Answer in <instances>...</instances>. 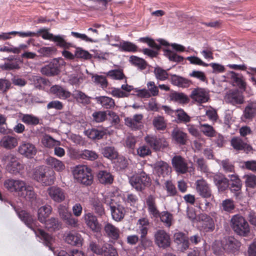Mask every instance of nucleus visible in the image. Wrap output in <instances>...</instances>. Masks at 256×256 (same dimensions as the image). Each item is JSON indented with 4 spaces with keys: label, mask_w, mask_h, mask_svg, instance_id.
I'll use <instances>...</instances> for the list:
<instances>
[{
    "label": "nucleus",
    "mask_w": 256,
    "mask_h": 256,
    "mask_svg": "<svg viewBox=\"0 0 256 256\" xmlns=\"http://www.w3.org/2000/svg\"><path fill=\"white\" fill-rule=\"evenodd\" d=\"M0 144L4 148L12 149L16 146L18 141L16 138L10 136H4L0 141Z\"/></svg>",
    "instance_id": "obj_35"
},
{
    "label": "nucleus",
    "mask_w": 256,
    "mask_h": 256,
    "mask_svg": "<svg viewBox=\"0 0 256 256\" xmlns=\"http://www.w3.org/2000/svg\"><path fill=\"white\" fill-rule=\"evenodd\" d=\"M92 208L94 212L100 216L104 214V209L100 201L97 198H94L92 202Z\"/></svg>",
    "instance_id": "obj_48"
},
{
    "label": "nucleus",
    "mask_w": 256,
    "mask_h": 256,
    "mask_svg": "<svg viewBox=\"0 0 256 256\" xmlns=\"http://www.w3.org/2000/svg\"><path fill=\"white\" fill-rule=\"evenodd\" d=\"M231 227L234 232L241 236H248L250 233L248 222L240 214H236L230 220Z\"/></svg>",
    "instance_id": "obj_3"
},
{
    "label": "nucleus",
    "mask_w": 256,
    "mask_h": 256,
    "mask_svg": "<svg viewBox=\"0 0 256 256\" xmlns=\"http://www.w3.org/2000/svg\"><path fill=\"white\" fill-rule=\"evenodd\" d=\"M46 163L58 172H61L65 168V166L62 162L52 156L46 159Z\"/></svg>",
    "instance_id": "obj_33"
},
{
    "label": "nucleus",
    "mask_w": 256,
    "mask_h": 256,
    "mask_svg": "<svg viewBox=\"0 0 256 256\" xmlns=\"http://www.w3.org/2000/svg\"><path fill=\"white\" fill-rule=\"evenodd\" d=\"M107 76L112 79L121 80L124 77V74L121 70H112L108 71L106 74Z\"/></svg>",
    "instance_id": "obj_59"
},
{
    "label": "nucleus",
    "mask_w": 256,
    "mask_h": 256,
    "mask_svg": "<svg viewBox=\"0 0 256 256\" xmlns=\"http://www.w3.org/2000/svg\"><path fill=\"white\" fill-rule=\"evenodd\" d=\"M50 198L54 202L60 203L66 198V195L64 190L60 187L52 186L49 187L47 190Z\"/></svg>",
    "instance_id": "obj_13"
},
{
    "label": "nucleus",
    "mask_w": 256,
    "mask_h": 256,
    "mask_svg": "<svg viewBox=\"0 0 256 256\" xmlns=\"http://www.w3.org/2000/svg\"><path fill=\"white\" fill-rule=\"evenodd\" d=\"M213 180L220 192H224L229 186V180L223 174H214Z\"/></svg>",
    "instance_id": "obj_18"
},
{
    "label": "nucleus",
    "mask_w": 256,
    "mask_h": 256,
    "mask_svg": "<svg viewBox=\"0 0 256 256\" xmlns=\"http://www.w3.org/2000/svg\"><path fill=\"white\" fill-rule=\"evenodd\" d=\"M201 218V228L204 232H208L214 230V224L211 217L207 215H202Z\"/></svg>",
    "instance_id": "obj_29"
},
{
    "label": "nucleus",
    "mask_w": 256,
    "mask_h": 256,
    "mask_svg": "<svg viewBox=\"0 0 256 256\" xmlns=\"http://www.w3.org/2000/svg\"><path fill=\"white\" fill-rule=\"evenodd\" d=\"M164 55L168 57L170 60L174 62H180L184 60L182 56L178 55L176 54L170 50H164Z\"/></svg>",
    "instance_id": "obj_58"
},
{
    "label": "nucleus",
    "mask_w": 256,
    "mask_h": 256,
    "mask_svg": "<svg viewBox=\"0 0 256 256\" xmlns=\"http://www.w3.org/2000/svg\"><path fill=\"white\" fill-rule=\"evenodd\" d=\"M154 73L156 78L160 80L164 81L168 78V74L166 71L160 67L155 68Z\"/></svg>",
    "instance_id": "obj_60"
},
{
    "label": "nucleus",
    "mask_w": 256,
    "mask_h": 256,
    "mask_svg": "<svg viewBox=\"0 0 256 256\" xmlns=\"http://www.w3.org/2000/svg\"><path fill=\"white\" fill-rule=\"evenodd\" d=\"M191 98L198 103H204L209 100L208 92L202 88H194L191 93Z\"/></svg>",
    "instance_id": "obj_16"
},
{
    "label": "nucleus",
    "mask_w": 256,
    "mask_h": 256,
    "mask_svg": "<svg viewBox=\"0 0 256 256\" xmlns=\"http://www.w3.org/2000/svg\"><path fill=\"white\" fill-rule=\"evenodd\" d=\"M88 137L94 140H100L106 136L108 130L104 128H92L86 131Z\"/></svg>",
    "instance_id": "obj_23"
},
{
    "label": "nucleus",
    "mask_w": 256,
    "mask_h": 256,
    "mask_svg": "<svg viewBox=\"0 0 256 256\" xmlns=\"http://www.w3.org/2000/svg\"><path fill=\"white\" fill-rule=\"evenodd\" d=\"M81 158L89 160H94L98 158V154L93 150H84L80 154Z\"/></svg>",
    "instance_id": "obj_51"
},
{
    "label": "nucleus",
    "mask_w": 256,
    "mask_h": 256,
    "mask_svg": "<svg viewBox=\"0 0 256 256\" xmlns=\"http://www.w3.org/2000/svg\"><path fill=\"white\" fill-rule=\"evenodd\" d=\"M175 112L179 122L187 123L190 121V117L182 109H178Z\"/></svg>",
    "instance_id": "obj_54"
},
{
    "label": "nucleus",
    "mask_w": 256,
    "mask_h": 256,
    "mask_svg": "<svg viewBox=\"0 0 256 256\" xmlns=\"http://www.w3.org/2000/svg\"><path fill=\"white\" fill-rule=\"evenodd\" d=\"M106 236L113 240H117L120 237V231L118 228L110 223H106L104 228Z\"/></svg>",
    "instance_id": "obj_22"
},
{
    "label": "nucleus",
    "mask_w": 256,
    "mask_h": 256,
    "mask_svg": "<svg viewBox=\"0 0 256 256\" xmlns=\"http://www.w3.org/2000/svg\"><path fill=\"white\" fill-rule=\"evenodd\" d=\"M224 100L226 103L236 106L244 103V97L242 92L238 90H232L226 94Z\"/></svg>",
    "instance_id": "obj_11"
},
{
    "label": "nucleus",
    "mask_w": 256,
    "mask_h": 256,
    "mask_svg": "<svg viewBox=\"0 0 256 256\" xmlns=\"http://www.w3.org/2000/svg\"><path fill=\"white\" fill-rule=\"evenodd\" d=\"M4 185L8 191L17 192L20 196L25 188L26 183L22 180L10 178L6 180Z\"/></svg>",
    "instance_id": "obj_8"
},
{
    "label": "nucleus",
    "mask_w": 256,
    "mask_h": 256,
    "mask_svg": "<svg viewBox=\"0 0 256 256\" xmlns=\"http://www.w3.org/2000/svg\"><path fill=\"white\" fill-rule=\"evenodd\" d=\"M142 118V114H136L132 117L126 118L124 119L125 124L132 130H139L144 126Z\"/></svg>",
    "instance_id": "obj_15"
},
{
    "label": "nucleus",
    "mask_w": 256,
    "mask_h": 256,
    "mask_svg": "<svg viewBox=\"0 0 256 256\" xmlns=\"http://www.w3.org/2000/svg\"><path fill=\"white\" fill-rule=\"evenodd\" d=\"M64 240L66 242L74 246H80L82 245V238L80 234L74 232L67 233Z\"/></svg>",
    "instance_id": "obj_20"
},
{
    "label": "nucleus",
    "mask_w": 256,
    "mask_h": 256,
    "mask_svg": "<svg viewBox=\"0 0 256 256\" xmlns=\"http://www.w3.org/2000/svg\"><path fill=\"white\" fill-rule=\"evenodd\" d=\"M40 72L42 74L47 76H52L58 74L60 70L58 64L50 62L48 64L43 66Z\"/></svg>",
    "instance_id": "obj_31"
},
{
    "label": "nucleus",
    "mask_w": 256,
    "mask_h": 256,
    "mask_svg": "<svg viewBox=\"0 0 256 256\" xmlns=\"http://www.w3.org/2000/svg\"><path fill=\"white\" fill-rule=\"evenodd\" d=\"M256 115V104H249L245 108L243 117L248 120H252Z\"/></svg>",
    "instance_id": "obj_38"
},
{
    "label": "nucleus",
    "mask_w": 256,
    "mask_h": 256,
    "mask_svg": "<svg viewBox=\"0 0 256 256\" xmlns=\"http://www.w3.org/2000/svg\"><path fill=\"white\" fill-rule=\"evenodd\" d=\"M22 120L27 125L36 126L40 122V118L31 114H24L22 118Z\"/></svg>",
    "instance_id": "obj_39"
},
{
    "label": "nucleus",
    "mask_w": 256,
    "mask_h": 256,
    "mask_svg": "<svg viewBox=\"0 0 256 256\" xmlns=\"http://www.w3.org/2000/svg\"><path fill=\"white\" fill-rule=\"evenodd\" d=\"M139 40L142 42L146 43L148 45V46L156 50H159L161 48V45H168V43L163 40H158L160 44H158L154 41V40L148 37L140 38Z\"/></svg>",
    "instance_id": "obj_34"
},
{
    "label": "nucleus",
    "mask_w": 256,
    "mask_h": 256,
    "mask_svg": "<svg viewBox=\"0 0 256 256\" xmlns=\"http://www.w3.org/2000/svg\"><path fill=\"white\" fill-rule=\"evenodd\" d=\"M174 240L178 246V248L181 252H184L188 249L190 245L188 238L182 232H176L174 234Z\"/></svg>",
    "instance_id": "obj_17"
},
{
    "label": "nucleus",
    "mask_w": 256,
    "mask_h": 256,
    "mask_svg": "<svg viewBox=\"0 0 256 256\" xmlns=\"http://www.w3.org/2000/svg\"><path fill=\"white\" fill-rule=\"evenodd\" d=\"M194 162H196V165L198 170L204 173L208 172V168L204 158H196L194 159Z\"/></svg>",
    "instance_id": "obj_53"
},
{
    "label": "nucleus",
    "mask_w": 256,
    "mask_h": 256,
    "mask_svg": "<svg viewBox=\"0 0 256 256\" xmlns=\"http://www.w3.org/2000/svg\"><path fill=\"white\" fill-rule=\"evenodd\" d=\"M44 223L45 224L46 228L50 231L58 230L60 227L58 219L54 218H51Z\"/></svg>",
    "instance_id": "obj_43"
},
{
    "label": "nucleus",
    "mask_w": 256,
    "mask_h": 256,
    "mask_svg": "<svg viewBox=\"0 0 256 256\" xmlns=\"http://www.w3.org/2000/svg\"><path fill=\"white\" fill-rule=\"evenodd\" d=\"M73 96L76 100L82 104H88L90 103V98L84 93L80 91H76L73 94Z\"/></svg>",
    "instance_id": "obj_56"
},
{
    "label": "nucleus",
    "mask_w": 256,
    "mask_h": 256,
    "mask_svg": "<svg viewBox=\"0 0 256 256\" xmlns=\"http://www.w3.org/2000/svg\"><path fill=\"white\" fill-rule=\"evenodd\" d=\"M230 78L240 88L244 89L246 88V83L241 74L232 72L230 73Z\"/></svg>",
    "instance_id": "obj_49"
},
{
    "label": "nucleus",
    "mask_w": 256,
    "mask_h": 256,
    "mask_svg": "<svg viewBox=\"0 0 256 256\" xmlns=\"http://www.w3.org/2000/svg\"><path fill=\"white\" fill-rule=\"evenodd\" d=\"M231 145L236 150H244L246 153H248L252 150L250 146L244 142L240 138H233L230 141Z\"/></svg>",
    "instance_id": "obj_26"
},
{
    "label": "nucleus",
    "mask_w": 256,
    "mask_h": 256,
    "mask_svg": "<svg viewBox=\"0 0 256 256\" xmlns=\"http://www.w3.org/2000/svg\"><path fill=\"white\" fill-rule=\"evenodd\" d=\"M86 226L94 232H98L101 229V224L97 217L92 212H88L84 216Z\"/></svg>",
    "instance_id": "obj_12"
},
{
    "label": "nucleus",
    "mask_w": 256,
    "mask_h": 256,
    "mask_svg": "<svg viewBox=\"0 0 256 256\" xmlns=\"http://www.w3.org/2000/svg\"><path fill=\"white\" fill-rule=\"evenodd\" d=\"M18 152L20 154L28 158H32L36 155L37 150L32 143L22 142L18 148Z\"/></svg>",
    "instance_id": "obj_14"
},
{
    "label": "nucleus",
    "mask_w": 256,
    "mask_h": 256,
    "mask_svg": "<svg viewBox=\"0 0 256 256\" xmlns=\"http://www.w3.org/2000/svg\"><path fill=\"white\" fill-rule=\"evenodd\" d=\"M73 175L78 182L86 186L90 185L93 182L91 170L85 165L76 166L73 170Z\"/></svg>",
    "instance_id": "obj_4"
},
{
    "label": "nucleus",
    "mask_w": 256,
    "mask_h": 256,
    "mask_svg": "<svg viewBox=\"0 0 256 256\" xmlns=\"http://www.w3.org/2000/svg\"><path fill=\"white\" fill-rule=\"evenodd\" d=\"M19 218L34 232L36 236L40 238L47 246H50L52 240V237L44 230L35 228V221L31 215L25 210L18 212Z\"/></svg>",
    "instance_id": "obj_1"
},
{
    "label": "nucleus",
    "mask_w": 256,
    "mask_h": 256,
    "mask_svg": "<svg viewBox=\"0 0 256 256\" xmlns=\"http://www.w3.org/2000/svg\"><path fill=\"white\" fill-rule=\"evenodd\" d=\"M146 204L150 214L152 215L154 218H158L160 212L157 208L156 198L152 195L148 196L146 200Z\"/></svg>",
    "instance_id": "obj_28"
},
{
    "label": "nucleus",
    "mask_w": 256,
    "mask_h": 256,
    "mask_svg": "<svg viewBox=\"0 0 256 256\" xmlns=\"http://www.w3.org/2000/svg\"><path fill=\"white\" fill-rule=\"evenodd\" d=\"M93 120L96 122H104L107 116L106 111H97L92 114Z\"/></svg>",
    "instance_id": "obj_61"
},
{
    "label": "nucleus",
    "mask_w": 256,
    "mask_h": 256,
    "mask_svg": "<svg viewBox=\"0 0 256 256\" xmlns=\"http://www.w3.org/2000/svg\"><path fill=\"white\" fill-rule=\"evenodd\" d=\"M172 164L178 174H184L188 172V167L186 160L180 156H174L172 159Z\"/></svg>",
    "instance_id": "obj_10"
},
{
    "label": "nucleus",
    "mask_w": 256,
    "mask_h": 256,
    "mask_svg": "<svg viewBox=\"0 0 256 256\" xmlns=\"http://www.w3.org/2000/svg\"><path fill=\"white\" fill-rule=\"evenodd\" d=\"M172 137L178 144H185L188 140L187 134L178 128L173 129L172 132Z\"/></svg>",
    "instance_id": "obj_25"
},
{
    "label": "nucleus",
    "mask_w": 256,
    "mask_h": 256,
    "mask_svg": "<svg viewBox=\"0 0 256 256\" xmlns=\"http://www.w3.org/2000/svg\"><path fill=\"white\" fill-rule=\"evenodd\" d=\"M150 176L143 171L134 175L130 178V184L137 191H142L150 184Z\"/></svg>",
    "instance_id": "obj_5"
},
{
    "label": "nucleus",
    "mask_w": 256,
    "mask_h": 256,
    "mask_svg": "<svg viewBox=\"0 0 256 256\" xmlns=\"http://www.w3.org/2000/svg\"><path fill=\"white\" fill-rule=\"evenodd\" d=\"M171 81L173 84L182 88L188 86L190 83L188 80L176 75L172 76Z\"/></svg>",
    "instance_id": "obj_42"
},
{
    "label": "nucleus",
    "mask_w": 256,
    "mask_h": 256,
    "mask_svg": "<svg viewBox=\"0 0 256 256\" xmlns=\"http://www.w3.org/2000/svg\"><path fill=\"white\" fill-rule=\"evenodd\" d=\"M170 98L171 100L180 104H186L189 102L188 96L182 92H173L170 94Z\"/></svg>",
    "instance_id": "obj_40"
},
{
    "label": "nucleus",
    "mask_w": 256,
    "mask_h": 256,
    "mask_svg": "<svg viewBox=\"0 0 256 256\" xmlns=\"http://www.w3.org/2000/svg\"><path fill=\"white\" fill-rule=\"evenodd\" d=\"M158 218L160 220L164 223L165 226L170 227L172 224L173 220V216L170 212L167 211H164L160 213Z\"/></svg>",
    "instance_id": "obj_44"
},
{
    "label": "nucleus",
    "mask_w": 256,
    "mask_h": 256,
    "mask_svg": "<svg viewBox=\"0 0 256 256\" xmlns=\"http://www.w3.org/2000/svg\"><path fill=\"white\" fill-rule=\"evenodd\" d=\"M94 99L98 104L106 109L113 108L116 105L114 100L106 96H96Z\"/></svg>",
    "instance_id": "obj_30"
},
{
    "label": "nucleus",
    "mask_w": 256,
    "mask_h": 256,
    "mask_svg": "<svg viewBox=\"0 0 256 256\" xmlns=\"http://www.w3.org/2000/svg\"><path fill=\"white\" fill-rule=\"evenodd\" d=\"M200 129L204 135L208 137L214 136L216 133L213 127L208 124H200Z\"/></svg>",
    "instance_id": "obj_55"
},
{
    "label": "nucleus",
    "mask_w": 256,
    "mask_h": 256,
    "mask_svg": "<svg viewBox=\"0 0 256 256\" xmlns=\"http://www.w3.org/2000/svg\"><path fill=\"white\" fill-rule=\"evenodd\" d=\"M246 185L247 187L254 188L256 187V176L250 174L244 176Z\"/></svg>",
    "instance_id": "obj_64"
},
{
    "label": "nucleus",
    "mask_w": 256,
    "mask_h": 256,
    "mask_svg": "<svg viewBox=\"0 0 256 256\" xmlns=\"http://www.w3.org/2000/svg\"><path fill=\"white\" fill-rule=\"evenodd\" d=\"M102 154L106 158L114 159L118 157V153L113 146L105 147L102 150Z\"/></svg>",
    "instance_id": "obj_52"
},
{
    "label": "nucleus",
    "mask_w": 256,
    "mask_h": 256,
    "mask_svg": "<svg viewBox=\"0 0 256 256\" xmlns=\"http://www.w3.org/2000/svg\"><path fill=\"white\" fill-rule=\"evenodd\" d=\"M222 241L227 252L237 251L241 246L240 242L233 237H228Z\"/></svg>",
    "instance_id": "obj_21"
},
{
    "label": "nucleus",
    "mask_w": 256,
    "mask_h": 256,
    "mask_svg": "<svg viewBox=\"0 0 256 256\" xmlns=\"http://www.w3.org/2000/svg\"><path fill=\"white\" fill-rule=\"evenodd\" d=\"M146 144L155 151H158L162 148V140L154 135H147L144 138Z\"/></svg>",
    "instance_id": "obj_27"
},
{
    "label": "nucleus",
    "mask_w": 256,
    "mask_h": 256,
    "mask_svg": "<svg viewBox=\"0 0 256 256\" xmlns=\"http://www.w3.org/2000/svg\"><path fill=\"white\" fill-rule=\"evenodd\" d=\"M195 186L196 192L202 198L214 199L210 184L203 178L196 180Z\"/></svg>",
    "instance_id": "obj_6"
},
{
    "label": "nucleus",
    "mask_w": 256,
    "mask_h": 256,
    "mask_svg": "<svg viewBox=\"0 0 256 256\" xmlns=\"http://www.w3.org/2000/svg\"><path fill=\"white\" fill-rule=\"evenodd\" d=\"M52 41L56 43V45L60 48L64 49H68L72 46V44L68 42L64 38V36L57 35L54 36Z\"/></svg>",
    "instance_id": "obj_46"
},
{
    "label": "nucleus",
    "mask_w": 256,
    "mask_h": 256,
    "mask_svg": "<svg viewBox=\"0 0 256 256\" xmlns=\"http://www.w3.org/2000/svg\"><path fill=\"white\" fill-rule=\"evenodd\" d=\"M24 168V164L18 160L13 164H8L6 166V170L12 174H16Z\"/></svg>",
    "instance_id": "obj_41"
},
{
    "label": "nucleus",
    "mask_w": 256,
    "mask_h": 256,
    "mask_svg": "<svg viewBox=\"0 0 256 256\" xmlns=\"http://www.w3.org/2000/svg\"><path fill=\"white\" fill-rule=\"evenodd\" d=\"M154 127L158 130H164L166 127V123L164 117L158 116L152 120Z\"/></svg>",
    "instance_id": "obj_47"
},
{
    "label": "nucleus",
    "mask_w": 256,
    "mask_h": 256,
    "mask_svg": "<svg viewBox=\"0 0 256 256\" xmlns=\"http://www.w3.org/2000/svg\"><path fill=\"white\" fill-rule=\"evenodd\" d=\"M34 178L44 186H50L54 180V171L46 166H40L35 168L33 174Z\"/></svg>",
    "instance_id": "obj_2"
},
{
    "label": "nucleus",
    "mask_w": 256,
    "mask_h": 256,
    "mask_svg": "<svg viewBox=\"0 0 256 256\" xmlns=\"http://www.w3.org/2000/svg\"><path fill=\"white\" fill-rule=\"evenodd\" d=\"M122 200L126 204L131 206H134L137 202L138 198L136 196L132 194H128L123 196Z\"/></svg>",
    "instance_id": "obj_62"
},
{
    "label": "nucleus",
    "mask_w": 256,
    "mask_h": 256,
    "mask_svg": "<svg viewBox=\"0 0 256 256\" xmlns=\"http://www.w3.org/2000/svg\"><path fill=\"white\" fill-rule=\"evenodd\" d=\"M98 178L102 184H111L114 180V176L112 174L106 171L101 170L98 174Z\"/></svg>",
    "instance_id": "obj_37"
},
{
    "label": "nucleus",
    "mask_w": 256,
    "mask_h": 256,
    "mask_svg": "<svg viewBox=\"0 0 256 256\" xmlns=\"http://www.w3.org/2000/svg\"><path fill=\"white\" fill-rule=\"evenodd\" d=\"M20 196L29 200L31 202H34L36 198V194L34 190V188L30 186L25 185L24 188L20 193Z\"/></svg>",
    "instance_id": "obj_36"
},
{
    "label": "nucleus",
    "mask_w": 256,
    "mask_h": 256,
    "mask_svg": "<svg viewBox=\"0 0 256 256\" xmlns=\"http://www.w3.org/2000/svg\"><path fill=\"white\" fill-rule=\"evenodd\" d=\"M213 252L216 256H222L224 254L226 249L225 248L224 244L223 241L221 242H216L213 244L212 246Z\"/></svg>",
    "instance_id": "obj_45"
},
{
    "label": "nucleus",
    "mask_w": 256,
    "mask_h": 256,
    "mask_svg": "<svg viewBox=\"0 0 256 256\" xmlns=\"http://www.w3.org/2000/svg\"><path fill=\"white\" fill-rule=\"evenodd\" d=\"M153 168L156 174L162 180L168 176L171 172L170 166L166 162L163 160L156 162L153 164Z\"/></svg>",
    "instance_id": "obj_9"
},
{
    "label": "nucleus",
    "mask_w": 256,
    "mask_h": 256,
    "mask_svg": "<svg viewBox=\"0 0 256 256\" xmlns=\"http://www.w3.org/2000/svg\"><path fill=\"white\" fill-rule=\"evenodd\" d=\"M154 242L160 248H166L170 245V234L163 230H157L154 234Z\"/></svg>",
    "instance_id": "obj_7"
},
{
    "label": "nucleus",
    "mask_w": 256,
    "mask_h": 256,
    "mask_svg": "<svg viewBox=\"0 0 256 256\" xmlns=\"http://www.w3.org/2000/svg\"><path fill=\"white\" fill-rule=\"evenodd\" d=\"M110 212L112 218L116 222H120L124 217L126 210L122 206L116 204L112 206Z\"/></svg>",
    "instance_id": "obj_24"
},
{
    "label": "nucleus",
    "mask_w": 256,
    "mask_h": 256,
    "mask_svg": "<svg viewBox=\"0 0 256 256\" xmlns=\"http://www.w3.org/2000/svg\"><path fill=\"white\" fill-rule=\"evenodd\" d=\"M130 59L132 64L141 70H144L146 68L147 64L144 60L136 56H132Z\"/></svg>",
    "instance_id": "obj_50"
},
{
    "label": "nucleus",
    "mask_w": 256,
    "mask_h": 256,
    "mask_svg": "<svg viewBox=\"0 0 256 256\" xmlns=\"http://www.w3.org/2000/svg\"><path fill=\"white\" fill-rule=\"evenodd\" d=\"M89 248L94 254L98 255L103 254L104 252V244L101 246L95 242H91L89 244Z\"/></svg>",
    "instance_id": "obj_57"
},
{
    "label": "nucleus",
    "mask_w": 256,
    "mask_h": 256,
    "mask_svg": "<svg viewBox=\"0 0 256 256\" xmlns=\"http://www.w3.org/2000/svg\"><path fill=\"white\" fill-rule=\"evenodd\" d=\"M52 211L50 206L46 205L41 206L38 210V218L42 223H44L49 216Z\"/></svg>",
    "instance_id": "obj_32"
},
{
    "label": "nucleus",
    "mask_w": 256,
    "mask_h": 256,
    "mask_svg": "<svg viewBox=\"0 0 256 256\" xmlns=\"http://www.w3.org/2000/svg\"><path fill=\"white\" fill-rule=\"evenodd\" d=\"M104 256H118L116 249L111 244L106 243L104 244Z\"/></svg>",
    "instance_id": "obj_63"
},
{
    "label": "nucleus",
    "mask_w": 256,
    "mask_h": 256,
    "mask_svg": "<svg viewBox=\"0 0 256 256\" xmlns=\"http://www.w3.org/2000/svg\"><path fill=\"white\" fill-rule=\"evenodd\" d=\"M50 91L56 98L62 100H66L70 98L71 96V93L69 91L59 85L52 86L50 88Z\"/></svg>",
    "instance_id": "obj_19"
}]
</instances>
